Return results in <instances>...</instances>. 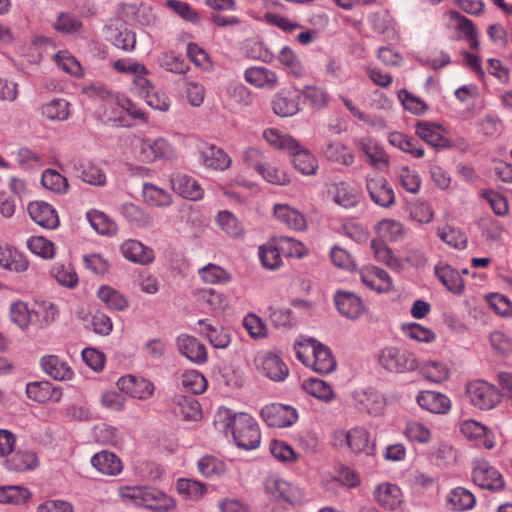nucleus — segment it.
Listing matches in <instances>:
<instances>
[{"label":"nucleus","mask_w":512,"mask_h":512,"mask_svg":"<svg viewBox=\"0 0 512 512\" xmlns=\"http://www.w3.org/2000/svg\"><path fill=\"white\" fill-rule=\"evenodd\" d=\"M215 424L225 433L231 432L238 447L252 450L259 446L261 433L256 420L247 413H233L228 408H220Z\"/></svg>","instance_id":"1"},{"label":"nucleus","mask_w":512,"mask_h":512,"mask_svg":"<svg viewBox=\"0 0 512 512\" xmlns=\"http://www.w3.org/2000/svg\"><path fill=\"white\" fill-rule=\"evenodd\" d=\"M132 157L143 164H152L157 161L171 162L176 160L175 147L165 138L150 139L145 136H136L131 140Z\"/></svg>","instance_id":"2"},{"label":"nucleus","mask_w":512,"mask_h":512,"mask_svg":"<svg viewBox=\"0 0 512 512\" xmlns=\"http://www.w3.org/2000/svg\"><path fill=\"white\" fill-rule=\"evenodd\" d=\"M119 496L126 505L158 512L169 511L175 507V502L172 498L150 487L124 486L119 489Z\"/></svg>","instance_id":"3"},{"label":"nucleus","mask_w":512,"mask_h":512,"mask_svg":"<svg viewBox=\"0 0 512 512\" xmlns=\"http://www.w3.org/2000/svg\"><path fill=\"white\" fill-rule=\"evenodd\" d=\"M377 361L390 373H407L418 368L414 353L403 347L388 346L381 349L377 355Z\"/></svg>","instance_id":"4"},{"label":"nucleus","mask_w":512,"mask_h":512,"mask_svg":"<svg viewBox=\"0 0 512 512\" xmlns=\"http://www.w3.org/2000/svg\"><path fill=\"white\" fill-rule=\"evenodd\" d=\"M465 392L469 403L479 410L493 409L501 402L498 388L484 380L468 382Z\"/></svg>","instance_id":"5"},{"label":"nucleus","mask_w":512,"mask_h":512,"mask_svg":"<svg viewBox=\"0 0 512 512\" xmlns=\"http://www.w3.org/2000/svg\"><path fill=\"white\" fill-rule=\"evenodd\" d=\"M148 73H137L132 79V91L153 109L167 111L170 107L169 99L160 93L147 78Z\"/></svg>","instance_id":"6"},{"label":"nucleus","mask_w":512,"mask_h":512,"mask_svg":"<svg viewBox=\"0 0 512 512\" xmlns=\"http://www.w3.org/2000/svg\"><path fill=\"white\" fill-rule=\"evenodd\" d=\"M472 480L478 487L490 491H499L505 484L501 473L484 459L473 461Z\"/></svg>","instance_id":"7"},{"label":"nucleus","mask_w":512,"mask_h":512,"mask_svg":"<svg viewBox=\"0 0 512 512\" xmlns=\"http://www.w3.org/2000/svg\"><path fill=\"white\" fill-rule=\"evenodd\" d=\"M459 431L469 441H472L475 446L492 449L495 447L496 440L494 433L485 425L478 421L468 419L464 420L459 425Z\"/></svg>","instance_id":"8"},{"label":"nucleus","mask_w":512,"mask_h":512,"mask_svg":"<svg viewBox=\"0 0 512 512\" xmlns=\"http://www.w3.org/2000/svg\"><path fill=\"white\" fill-rule=\"evenodd\" d=\"M260 415L268 426L278 428L291 426L298 419L296 409L279 403L264 406L260 411Z\"/></svg>","instance_id":"9"},{"label":"nucleus","mask_w":512,"mask_h":512,"mask_svg":"<svg viewBox=\"0 0 512 512\" xmlns=\"http://www.w3.org/2000/svg\"><path fill=\"white\" fill-rule=\"evenodd\" d=\"M366 189L370 199L378 206L389 208L395 203V193L388 181L381 176H366Z\"/></svg>","instance_id":"10"},{"label":"nucleus","mask_w":512,"mask_h":512,"mask_svg":"<svg viewBox=\"0 0 512 512\" xmlns=\"http://www.w3.org/2000/svg\"><path fill=\"white\" fill-rule=\"evenodd\" d=\"M415 133L419 138L436 149L452 147L451 141L445 135V129L435 122L418 121L415 124Z\"/></svg>","instance_id":"11"},{"label":"nucleus","mask_w":512,"mask_h":512,"mask_svg":"<svg viewBox=\"0 0 512 512\" xmlns=\"http://www.w3.org/2000/svg\"><path fill=\"white\" fill-rule=\"evenodd\" d=\"M352 398L355 407L372 416H379L383 413L386 400L385 397L374 389H364L353 392Z\"/></svg>","instance_id":"12"},{"label":"nucleus","mask_w":512,"mask_h":512,"mask_svg":"<svg viewBox=\"0 0 512 512\" xmlns=\"http://www.w3.org/2000/svg\"><path fill=\"white\" fill-rule=\"evenodd\" d=\"M116 384L120 391L139 400H146L154 393L153 383L143 377L126 375L120 377Z\"/></svg>","instance_id":"13"},{"label":"nucleus","mask_w":512,"mask_h":512,"mask_svg":"<svg viewBox=\"0 0 512 512\" xmlns=\"http://www.w3.org/2000/svg\"><path fill=\"white\" fill-rule=\"evenodd\" d=\"M176 345L179 353L192 363L197 365L206 363L208 358L207 349L196 337L181 334L176 339Z\"/></svg>","instance_id":"14"},{"label":"nucleus","mask_w":512,"mask_h":512,"mask_svg":"<svg viewBox=\"0 0 512 512\" xmlns=\"http://www.w3.org/2000/svg\"><path fill=\"white\" fill-rule=\"evenodd\" d=\"M258 370L269 379L280 382L287 378L289 370L282 359L273 353H264L256 358Z\"/></svg>","instance_id":"15"},{"label":"nucleus","mask_w":512,"mask_h":512,"mask_svg":"<svg viewBox=\"0 0 512 512\" xmlns=\"http://www.w3.org/2000/svg\"><path fill=\"white\" fill-rule=\"evenodd\" d=\"M199 162L207 169L224 171L232 164L231 157L213 144H204L199 149Z\"/></svg>","instance_id":"16"},{"label":"nucleus","mask_w":512,"mask_h":512,"mask_svg":"<svg viewBox=\"0 0 512 512\" xmlns=\"http://www.w3.org/2000/svg\"><path fill=\"white\" fill-rule=\"evenodd\" d=\"M170 186L179 196L192 201L202 199L204 194L203 189L193 177L180 172L171 175Z\"/></svg>","instance_id":"17"},{"label":"nucleus","mask_w":512,"mask_h":512,"mask_svg":"<svg viewBox=\"0 0 512 512\" xmlns=\"http://www.w3.org/2000/svg\"><path fill=\"white\" fill-rule=\"evenodd\" d=\"M265 491L272 498L288 503H294L299 500V491L288 481L277 475L269 476L264 484Z\"/></svg>","instance_id":"18"},{"label":"nucleus","mask_w":512,"mask_h":512,"mask_svg":"<svg viewBox=\"0 0 512 512\" xmlns=\"http://www.w3.org/2000/svg\"><path fill=\"white\" fill-rule=\"evenodd\" d=\"M273 217L279 223L294 231H303L307 228L304 214L286 203H276L273 206Z\"/></svg>","instance_id":"19"},{"label":"nucleus","mask_w":512,"mask_h":512,"mask_svg":"<svg viewBox=\"0 0 512 512\" xmlns=\"http://www.w3.org/2000/svg\"><path fill=\"white\" fill-rule=\"evenodd\" d=\"M31 219L45 229H55L59 226V217L54 207L44 201H33L27 207Z\"/></svg>","instance_id":"20"},{"label":"nucleus","mask_w":512,"mask_h":512,"mask_svg":"<svg viewBox=\"0 0 512 512\" xmlns=\"http://www.w3.org/2000/svg\"><path fill=\"white\" fill-rule=\"evenodd\" d=\"M373 496L378 505L386 510L394 511L403 504L401 489L390 482L378 484L374 489Z\"/></svg>","instance_id":"21"},{"label":"nucleus","mask_w":512,"mask_h":512,"mask_svg":"<svg viewBox=\"0 0 512 512\" xmlns=\"http://www.w3.org/2000/svg\"><path fill=\"white\" fill-rule=\"evenodd\" d=\"M343 434L348 447L354 453H363L366 455L374 453L375 442L366 428L356 426L346 432H343Z\"/></svg>","instance_id":"22"},{"label":"nucleus","mask_w":512,"mask_h":512,"mask_svg":"<svg viewBox=\"0 0 512 512\" xmlns=\"http://www.w3.org/2000/svg\"><path fill=\"white\" fill-rule=\"evenodd\" d=\"M28 398L38 403H57L62 398V389L48 381H35L26 385Z\"/></svg>","instance_id":"23"},{"label":"nucleus","mask_w":512,"mask_h":512,"mask_svg":"<svg viewBox=\"0 0 512 512\" xmlns=\"http://www.w3.org/2000/svg\"><path fill=\"white\" fill-rule=\"evenodd\" d=\"M244 79L250 85L266 90H274L278 86L277 74L264 66H252L245 70Z\"/></svg>","instance_id":"24"},{"label":"nucleus","mask_w":512,"mask_h":512,"mask_svg":"<svg viewBox=\"0 0 512 512\" xmlns=\"http://www.w3.org/2000/svg\"><path fill=\"white\" fill-rule=\"evenodd\" d=\"M362 283L369 289L384 293L392 289V280L386 271L375 266L365 267L360 272Z\"/></svg>","instance_id":"25"},{"label":"nucleus","mask_w":512,"mask_h":512,"mask_svg":"<svg viewBox=\"0 0 512 512\" xmlns=\"http://www.w3.org/2000/svg\"><path fill=\"white\" fill-rule=\"evenodd\" d=\"M122 256L133 263L149 264L154 260V252L138 240L128 239L120 246Z\"/></svg>","instance_id":"26"},{"label":"nucleus","mask_w":512,"mask_h":512,"mask_svg":"<svg viewBox=\"0 0 512 512\" xmlns=\"http://www.w3.org/2000/svg\"><path fill=\"white\" fill-rule=\"evenodd\" d=\"M45 374L58 381L71 380L74 372L66 361L57 355H45L40 359Z\"/></svg>","instance_id":"27"},{"label":"nucleus","mask_w":512,"mask_h":512,"mask_svg":"<svg viewBox=\"0 0 512 512\" xmlns=\"http://www.w3.org/2000/svg\"><path fill=\"white\" fill-rule=\"evenodd\" d=\"M356 145L365 154L371 166L381 169L389 165V156L375 139L364 137L357 140Z\"/></svg>","instance_id":"28"},{"label":"nucleus","mask_w":512,"mask_h":512,"mask_svg":"<svg viewBox=\"0 0 512 512\" xmlns=\"http://www.w3.org/2000/svg\"><path fill=\"white\" fill-rule=\"evenodd\" d=\"M39 465L37 454L32 450L13 451L5 460L4 466L13 472L34 470Z\"/></svg>","instance_id":"29"},{"label":"nucleus","mask_w":512,"mask_h":512,"mask_svg":"<svg viewBox=\"0 0 512 512\" xmlns=\"http://www.w3.org/2000/svg\"><path fill=\"white\" fill-rule=\"evenodd\" d=\"M418 405L434 414H446L451 408L450 399L439 392L421 391L416 397Z\"/></svg>","instance_id":"30"},{"label":"nucleus","mask_w":512,"mask_h":512,"mask_svg":"<svg viewBox=\"0 0 512 512\" xmlns=\"http://www.w3.org/2000/svg\"><path fill=\"white\" fill-rule=\"evenodd\" d=\"M335 304L339 313L349 319L359 318L365 309L361 298L349 292L337 293Z\"/></svg>","instance_id":"31"},{"label":"nucleus","mask_w":512,"mask_h":512,"mask_svg":"<svg viewBox=\"0 0 512 512\" xmlns=\"http://www.w3.org/2000/svg\"><path fill=\"white\" fill-rule=\"evenodd\" d=\"M319 374H329L336 369V360L330 349L322 343H317L314 347L312 359L309 366Z\"/></svg>","instance_id":"32"},{"label":"nucleus","mask_w":512,"mask_h":512,"mask_svg":"<svg viewBox=\"0 0 512 512\" xmlns=\"http://www.w3.org/2000/svg\"><path fill=\"white\" fill-rule=\"evenodd\" d=\"M91 464L100 473L109 476L118 475L123 469L120 458L108 451L96 453L91 458Z\"/></svg>","instance_id":"33"},{"label":"nucleus","mask_w":512,"mask_h":512,"mask_svg":"<svg viewBox=\"0 0 512 512\" xmlns=\"http://www.w3.org/2000/svg\"><path fill=\"white\" fill-rule=\"evenodd\" d=\"M435 274L439 281L450 292L460 295L464 291V281L459 272L447 264H439L435 266Z\"/></svg>","instance_id":"34"},{"label":"nucleus","mask_w":512,"mask_h":512,"mask_svg":"<svg viewBox=\"0 0 512 512\" xmlns=\"http://www.w3.org/2000/svg\"><path fill=\"white\" fill-rule=\"evenodd\" d=\"M296 93L281 91L277 93L272 101L273 111L281 117H290L299 111V100Z\"/></svg>","instance_id":"35"},{"label":"nucleus","mask_w":512,"mask_h":512,"mask_svg":"<svg viewBox=\"0 0 512 512\" xmlns=\"http://www.w3.org/2000/svg\"><path fill=\"white\" fill-rule=\"evenodd\" d=\"M292 163L304 175H314L318 169L316 158L298 142V147L288 153Z\"/></svg>","instance_id":"36"},{"label":"nucleus","mask_w":512,"mask_h":512,"mask_svg":"<svg viewBox=\"0 0 512 512\" xmlns=\"http://www.w3.org/2000/svg\"><path fill=\"white\" fill-rule=\"evenodd\" d=\"M388 142L414 158H422L424 156V149L419 144L418 140L402 132H391L388 136Z\"/></svg>","instance_id":"37"},{"label":"nucleus","mask_w":512,"mask_h":512,"mask_svg":"<svg viewBox=\"0 0 512 512\" xmlns=\"http://www.w3.org/2000/svg\"><path fill=\"white\" fill-rule=\"evenodd\" d=\"M371 250L373 251L376 261L382 263L395 271H401L403 268L402 261L393 254L390 247L379 239H374L370 244Z\"/></svg>","instance_id":"38"},{"label":"nucleus","mask_w":512,"mask_h":512,"mask_svg":"<svg viewBox=\"0 0 512 512\" xmlns=\"http://www.w3.org/2000/svg\"><path fill=\"white\" fill-rule=\"evenodd\" d=\"M0 267L21 273L28 269L29 262L22 253L0 245Z\"/></svg>","instance_id":"39"},{"label":"nucleus","mask_w":512,"mask_h":512,"mask_svg":"<svg viewBox=\"0 0 512 512\" xmlns=\"http://www.w3.org/2000/svg\"><path fill=\"white\" fill-rule=\"evenodd\" d=\"M192 293L195 300L209 310H224L227 306L226 297L214 289L199 288Z\"/></svg>","instance_id":"40"},{"label":"nucleus","mask_w":512,"mask_h":512,"mask_svg":"<svg viewBox=\"0 0 512 512\" xmlns=\"http://www.w3.org/2000/svg\"><path fill=\"white\" fill-rule=\"evenodd\" d=\"M303 390L314 398L325 403L332 402L336 395L331 386L324 380L309 378L302 382Z\"/></svg>","instance_id":"41"},{"label":"nucleus","mask_w":512,"mask_h":512,"mask_svg":"<svg viewBox=\"0 0 512 512\" xmlns=\"http://www.w3.org/2000/svg\"><path fill=\"white\" fill-rule=\"evenodd\" d=\"M97 297L110 310L123 311L129 306L126 297L118 290L108 285L99 287Z\"/></svg>","instance_id":"42"},{"label":"nucleus","mask_w":512,"mask_h":512,"mask_svg":"<svg viewBox=\"0 0 512 512\" xmlns=\"http://www.w3.org/2000/svg\"><path fill=\"white\" fill-rule=\"evenodd\" d=\"M87 220L92 228L100 235L113 236L117 233L118 227L113 219L99 210L87 212Z\"/></svg>","instance_id":"43"},{"label":"nucleus","mask_w":512,"mask_h":512,"mask_svg":"<svg viewBox=\"0 0 512 512\" xmlns=\"http://www.w3.org/2000/svg\"><path fill=\"white\" fill-rule=\"evenodd\" d=\"M263 137L270 146L286 153L298 147V141L295 138L275 128L264 130Z\"/></svg>","instance_id":"44"},{"label":"nucleus","mask_w":512,"mask_h":512,"mask_svg":"<svg viewBox=\"0 0 512 512\" xmlns=\"http://www.w3.org/2000/svg\"><path fill=\"white\" fill-rule=\"evenodd\" d=\"M41 114L51 121H64L70 116V103L63 98H54L41 107Z\"/></svg>","instance_id":"45"},{"label":"nucleus","mask_w":512,"mask_h":512,"mask_svg":"<svg viewBox=\"0 0 512 512\" xmlns=\"http://www.w3.org/2000/svg\"><path fill=\"white\" fill-rule=\"evenodd\" d=\"M142 195L144 201L153 207H168L172 203L171 195L152 183L143 184Z\"/></svg>","instance_id":"46"},{"label":"nucleus","mask_w":512,"mask_h":512,"mask_svg":"<svg viewBox=\"0 0 512 512\" xmlns=\"http://www.w3.org/2000/svg\"><path fill=\"white\" fill-rule=\"evenodd\" d=\"M323 153L328 160L345 166L352 165L355 160L354 154L348 152L347 147L339 141L326 143Z\"/></svg>","instance_id":"47"},{"label":"nucleus","mask_w":512,"mask_h":512,"mask_svg":"<svg viewBox=\"0 0 512 512\" xmlns=\"http://www.w3.org/2000/svg\"><path fill=\"white\" fill-rule=\"evenodd\" d=\"M200 279L207 284H227L231 281V274L219 265L209 263L198 270Z\"/></svg>","instance_id":"48"},{"label":"nucleus","mask_w":512,"mask_h":512,"mask_svg":"<svg viewBox=\"0 0 512 512\" xmlns=\"http://www.w3.org/2000/svg\"><path fill=\"white\" fill-rule=\"evenodd\" d=\"M176 488L184 499L191 501L200 500L207 492L206 485L194 479H178Z\"/></svg>","instance_id":"49"},{"label":"nucleus","mask_w":512,"mask_h":512,"mask_svg":"<svg viewBox=\"0 0 512 512\" xmlns=\"http://www.w3.org/2000/svg\"><path fill=\"white\" fill-rule=\"evenodd\" d=\"M175 413L186 421H197L202 416L198 401L192 397L181 396L178 398Z\"/></svg>","instance_id":"50"},{"label":"nucleus","mask_w":512,"mask_h":512,"mask_svg":"<svg viewBox=\"0 0 512 512\" xmlns=\"http://www.w3.org/2000/svg\"><path fill=\"white\" fill-rule=\"evenodd\" d=\"M378 235L390 242H396L402 239L405 235L404 225L394 219H383L376 225Z\"/></svg>","instance_id":"51"},{"label":"nucleus","mask_w":512,"mask_h":512,"mask_svg":"<svg viewBox=\"0 0 512 512\" xmlns=\"http://www.w3.org/2000/svg\"><path fill=\"white\" fill-rule=\"evenodd\" d=\"M402 334L410 340L423 343H431L436 339L435 333L419 323H403L400 327Z\"/></svg>","instance_id":"52"},{"label":"nucleus","mask_w":512,"mask_h":512,"mask_svg":"<svg viewBox=\"0 0 512 512\" xmlns=\"http://www.w3.org/2000/svg\"><path fill=\"white\" fill-rule=\"evenodd\" d=\"M216 222L227 235L237 238L244 234V228L234 214L227 210L219 211Z\"/></svg>","instance_id":"53"},{"label":"nucleus","mask_w":512,"mask_h":512,"mask_svg":"<svg viewBox=\"0 0 512 512\" xmlns=\"http://www.w3.org/2000/svg\"><path fill=\"white\" fill-rule=\"evenodd\" d=\"M200 326L205 327V334L210 344L217 349L227 348L231 342L230 334L225 328H216L207 323V320L200 319L198 321Z\"/></svg>","instance_id":"54"},{"label":"nucleus","mask_w":512,"mask_h":512,"mask_svg":"<svg viewBox=\"0 0 512 512\" xmlns=\"http://www.w3.org/2000/svg\"><path fill=\"white\" fill-rule=\"evenodd\" d=\"M332 194L334 202L344 208L355 207L359 202L358 195L344 182L334 184Z\"/></svg>","instance_id":"55"},{"label":"nucleus","mask_w":512,"mask_h":512,"mask_svg":"<svg viewBox=\"0 0 512 512\" xmlns=\"http://www.w3.org/2000/svg\"><path fill=\"white\" fill-rule=\"evenodd\" d=\"M80 173L81 179L90 184L95 186H104L106 185L107 178L104 170L92 162H85L80 164V167L78 169Z\"/></svg>","instance_id":"56"},{"label":"nucleus","mask_w":512,"mask_h":512,"mask_svg":"<svg viewBox=\"0 0 512 512\" xmlns=\"http://www.w3.org/2000/svg\"><path fill=\"white\" fill-rule=\"evenodd\" d=\"M32 313L27 305V303L17 300L11 303L9 308V314L11 321L16 324L21 330L28 329Z\"/></svg>","instance_id":"57"},{"label":"nucleus","mask_w":512,"mask_h":512,"mask_svg":"<svg viewBox=\"0 0 512 512\" xmlns=\"http://www.w3.org/2000/svg\"><path fill=\"white\" fill-rule=\"evenodd\" d=\"M51 274L62 286L74 288L78 284V276L74 267L69 263H55L51 269Z\"/></svg>","instance_id":"58"},{"label":"nucleus","mask_w":512,"mask_h":512,"mask_svg":"<svg viewBox=\"0 0 512 512\" xmlns=\"http://www.w3.org/2000/svg\"><path fill=\"white\" fill-rule=\"evenodd\" d=\"M29 251L43 259H52L55 256V245L43 236H32L27 240Z\"/></svg>","instance_id":"59"},{"label":"nucleus","mask_w":512,"mask_h":512,"mask_svg":"<svg viewBox=\"0 0 512 512\" xmlns=\"http://www.w3.org/2000/svg\"><path fill=\"white\" fill-rule=\"evenodd\" d=\"M278 61L289 73L295 75L296 77H301L305 73V69L302 66L298 56L288 46H284L280 50L278 54Z\"/></svg>","instance_id":"60"},{"label":"nucleus","mask_w":512,"mask_h":512,"mask_svg":"<svg viewBox=\"0 0 512 512\" xmlns=\"http://www.w3.org/2000/svg\"><path fill=\"white\" fill-rule=\"evenodd\" d=\"M475 502V496L469 490L462 487L453 489L449 494V503L457 511L472 509Z\"/></svg>","instance_id":"61"},{"label":"nucleus","mask_w":512,"mask_h":512,"mask_svg":"<svg viewBox=\"0 0 512 512\" xmlns=\"http://www.w3.org/2000/svg\"><path fill=\"white\" fill-rule=\"evenodd\" d=\"M409 216L412 220L428 224L433 220L434 211L432 206L424 200H415L408 205Z\"/></svg>","instance_id":"62"},{"label":"nucleus","mask_w":512,"mask_h":512,"mask_svg":"<svg viewBox=\"0 0 512 512\" xmlns=\"http://www.w3.org/2000/svg\"><path fill=\"white\" fill-rule=\"evenodd\" d=\"M41 183L44 188L58 194H64L68 190V181L58 171L47 169L43 172Z\"/></svg>","instance_id":"63"},{"label":"nucleus","mask_w":512,"mask_h":512,"mask_svg":"<svg viewBox=\"0 0 512 512\" xmlns=\"http://www.w3.org/2000/svg\"><path fill=\"white\" fill-rule=\"evenodd\" d=\"M406 437L411 441L419 444H427L432 438L431 430L419 421H408L404 430Z\"/></svg>","instance_id":"64"}]
</instances>
